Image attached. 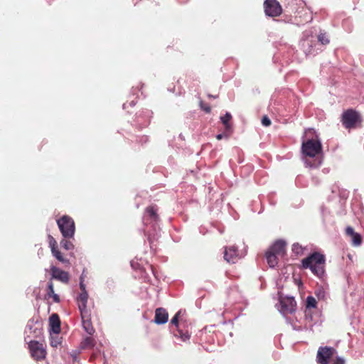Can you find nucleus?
<instances>
[{
    "instance_id": "obj_18",
    "label": "nucleus",
    "mask_w": 364,
    "mask_h": 364,
    "mask_svg": "<svg viewBox=\"0 0 364 364\" xmlns=\"http://www.w3.org/2000/svg\"><path fill=\"white\" fill-rule=\"evenodd\" d=\"M231 119H232V115L229 112H227L225 114V116L220 117V119H221L223 124L225 125V129L227 130H229L231 128V125L229 123V122Z\"/></svg>"
},
{
    "instance_id": "obj_11",
    "label": "nucleus",
    "mask_w": 364,
    "mask_h": 364,
    "mask_svg": "<svg viewBox=\"0 0 364 364\" xmlns=\"http://www.w3.org/2000/svg\"><path fill=\"white\" fill-rule=\"evenodd\" d=\"M168 314L167 311L162 308L156 309L155 313V322L158 324H163L167 322Z\"/></svg>"
},
{
    "instance_id": "obj_8",
    "label": "nucleus",
    "mask_w": 364,
    "mask_h": 364,
    "mask_svg": "<svg viewBox=\"0 0 364 364\" xmlns=\"http://www.w3.org/2000/svg\"><path fill=\"white\" fill-rule=\"evenodd\" d=\"M286 242L283 240L276 241L272 246L268 250L270 252H273L279 256L283 257L286 252Z\"/></svg>"
},
{
    "instance_id": "obj_33",
    "label": "nucleus",
    "mask_w": 364,
    "mask_h": 364,
    "mask_svg": "<svg viewBox=\"0 0 364 364\" xmlns=\"http://www.w3.org/2000/svg\"><path fill=\"white\" fill-rule=\"evenodd\" d=\"M311 132V130L306 131V134H307L308 132Z\"/></svg>"
},
{
    "instance_id": "obj_28",
    "label": "nucleus",
    "mask_w": 364,
    "mask_h": 364,
    "mask_svg": "<svg viewBox=\"0 0 364 364\" xmlns=\"http://www.w3.org/2000/svg\"><path fill=\"white\" fill-rule=\"evenodd\" d=\"M262 124L264 127H269L271 124V120L267 116H264L262 119Z\"/></svg>"
},
{
    "instance_id": "obj_17",
    "label": "nucleus",
    "mask_w": 364,
    "mask_h": 364,
    "mask_svg": "<svg viewBox=\"0 0 364 364\" xmlns=\"http://www.w3.org/2000/svg\"><path fill=\"white\" fill-rule=\"evenodd\" d=\"M282 307L288 312H292L296 306V301L293 298H287L281 301Z\"/></svg>"
},
{
    "instance_id": "obj_6",
    "label": "nucleus",
    "mask_w": 364,
    "mask_h": 364,
    "mask_svg": "<svg viewBox=\"0 0 364 364\" xmlns=\"http://www.w3.org/2000/svg\"><path fill=\"white\" fill-rule=\"evenodd\" d=\"M31 354L36 360L43 359L46 357V350L43 344L38 341H31L29 343Z\"/></svg>"
},
{
    "instance_id": "obj_1",
    "label": "nucleus",
    "mask_w": 364,
    "mask_h": 364,
    "mask_svg": "<svg viewBox=\"0 0 364 364\" xmlns=\"http://www.w3.org/2000/svg\"><path fill=\"white\" fill-rule=\"evenodd\" d=\"M324 257L319 253H314L302 261L304 268H310L312 272L319 277L324 273Z\"/></svg>"
},
{
    "instance_id": "obj_12",
    "label": "nucleus",
    "mask_w": 364,
    "mask_h": 364,
    "mask_svg": "<svg viewBox=\"0 0 364 364\" xmlns=\"http://www.w3.org/2000/svg\"><path fill=\"white\" fill-rule=\"evenodd\" d=\"M49 323L51 331L55 333H59L60 331V321L59 316L56 314H53L50 316Z\"/></svg>"
},
{
    "instance_id": "obj_31",
    "label": "nucleus",
    "mask_w": 364,
    "mask_h": 364,
    "mask_svg": "<svg viewBox=\"0 0 364 364\" xmlns=\"http://www.w3.org/2000/svg\"><path fill=\"white\" fill-rule=\"evenodd\" d=\"M223 137V134H218L216 136V139H218V140L222 139Z\"/></svg>"
},
{
    "instance_id": "obj_27",
    "label": "nucleus",
    "mask_w": 364,
    "mask_h": 364,
    "mask_svg": "<svg viewBox=\"0 0 364 364\" xmlns=\"http://www.w3.org/2000/svg\"><path fill=\"white\" fill-rule=\"evenodd\" d=\"M181 313V311H179L176 313V314L173 316V318L171 319V323L175 325V326H178V318H179V316Z\"/></svg>"
},
{
    "instance_id": "obj_26",
    "label": "nucleus",
    "mask_w": 364,
    "mask_h": 364,
    "mask_svg": "<svg viewBox=\"0 0 364 364\" xmlns=\"http://www.w3.org/2000/svg\"><path fill=\"white\" fill-rule=\"evenodd\" d=\"M318 41L322 44H328L329 43V40L328 39V38L324 34H320L318 36Z\"/></svg>"
},
{
    "instance_id": "obj_14",
    "label": "nucleus",
    "mask_w": 364,
    "mask_h": 364,
    "mask_svg": "<svg viewBox=\"0 0 364 364\" xmlns=\"http://www.w3.org/2000/svg\"><path fill=\"white\" fill-rule=\"evenodd\" d=\"M82 324L85 330L90 335L94 333V328L90 321V318L87 311L84 312L83 314H81Z\"/></svg>"
},
{
    "instance_id": "obj_15",
    "label": "nucleus",
    "mask_w": 364,
    "mask_h": 364,
    "mask_svg": "<svg viewBox=\"0 0 364 364\" xmlns=\"http://www.w3.org/2000/svg\"><path fill=\"white\" fill-rule=\"evenodd\" d=\"M88 299V295L86 291H82L78 299L79 302V309L81 312V314H83L84 312L87 311V301Z\"/></svg>"
},
{
    "instance_id": "obj_10",
    "label": "nucleus",
    "mask_w": 364,
    "mask_h": 364,
    "mask_svg": "<svg viewBox=\"0 0 364 364\" xmlns=\"http://www.w3.org/2000/svg\"><path fill=\"white\" fill-rule=\"evenodd\" d=\"M346 235L350 237L353 245L359 246L362 242L361 235L355 232L351 227H348L346 230Z\"/></svg>"
},
{
    "instance_id": "obj_7",
    "label": "nucleus",
    "mask_w": 364,
    "mask_h": 364,
    "mask_svg": "<svg viewBox=\"0 0 364 364\" xmlns=\"http://www.w3.org/2000/svg\"><path fill=\"white\" fill-rule=\"evenodd\" d=\"M335 350L332 348H320L317 353V360L320 364H328L330 358L334 355Z\"/></svg>"
},
{
    "instance_id": "obj_2",
    "label": "nucleus",
    "mask_w": 364,
    "mask_h": 364,
    "mask_svg": "<svg viewBox=\"0 0 364 364\" xmlns=\"http://www.w3.org/2000/svg\"><path fill=\"white\" fill-rule=\"evenodd\" d=\"M301 151L305 156L314 157L321 151V144L317 139H307L303 141Z\"/></svg>"
},
{
    "instance_id": "obj_20",
    "label": "nucleus",
    "mask_w": 364,
    "mask_h": 364,
    "mask_svg": "<svg viewBox=\"0 0 364 364\" xmlns=\"http://www.w3.org/2000/svg\"><path fill=\"white\" fill-rule=\"evenodd\" d=\"M316 300L313 296H308L306 298V308H316Z\"/></svg>"
},
{
    "instance_id": "obj_32",
    "label": "nucleus",
    "mask_w": 364,
    "mask_h": 364,
    "mask_svg": "<svg viewBox=\"0 0 364 364\" xmlns=\"http://www.w3.org/2000/svg\"><path fill=\"white\" fill-rule=\"evenodd\" d=\"M80 288H81L82 291H85V285L82 282L80 283Z\"/></svg>"
},
{
    "instance_id": "obj_30",
    "label": "nucleus",
    "mask_w": 364,
    "mask_h": 364,
    "mask_svg": "<svg viewBox=\"0 0 364 364\" xmlns=\"http://www.w3.org/2000/svg\"><path fill=\"white\" fill-rule=\"evenodd\" d=\"M334 364H344V360L342 358H337Z\"/></svg>"
},
{
    "instance_id": "obj_13",
    "label": "nucleus",
    "mask_w": 364,
    "mask_h": 364,
    "mask_svg": "<svg viewBox=\"0 0 364 364\" xmlns=\"http://www.w3.org/2000/svg\"><path fill=\"white\" fill-rule=\"evenodd\" d=\"M237 257V250L235 247H230L226 248L224 252V258L228 262H235V259Z\"/></svg>"
},
{
    "instance_id": "obj_19",
    "label": "nucleus",
    "mask_w": 364,
    "mask_h": 364,
    "mask_svg": "<svg viewBox=\"0 0 364 364\" xmlns=\"http://www.w3.org/2000/svg\"><path fill=\"white\" fill-rule=\"evenodd\" d=\"M48 289H49V292H48V296H52L53 298V300L55 301V302H59L60 301V299H59V296L58 294H56L55 292H54V288H53V283L50 282L49 284H48Z\"/></svg>"
},
{
    "instance_id": "obj_16",
    "label": "nucleus",
    "mask_w": 364,
    "mask_h": 364,
    "mask_svg": "<svg viewBox=\"0 0 364 364\" xmlns=\"http://www.w3.org/2000/svg\"><path fill=\"white\" fill-rule=\"evenodd\" d=\"M279 257H282L281 256L277 255L273 252L267 251L266 252V258L267 263L270 267H274L278 264Z\"/></svg>"
},
{
    "instance_id": "obj_9",
    "label": "nucleus",
    "mask_w": 364,
    "mask_h": 364,
    "mask_svg": "<svg viewBox=\"0 0 364 364\" xmlns=\"http://www.w3.org/2000/svg\"><path fill=\"white\" fill-rule=\"evenodd\" d=\"M52 277L63 282H68L69 280L68 274L55 267H51Z\"/></svg>"
},
{
    "instance_id": "obj_24",
    "label": "nucleus",
    "mask_w": 364,
    "mask_h": 364,
    "mask_svg": "<svg viewBox=\"0 0 364 364\" xmlns=\"http://www.w3.org/2000/svg\"><path fill=\"white\" fill-rule=\"evenodd\" d=\"M49 240V246L51 249V251L57 248V242L56 240L51 236H48Z\"/></svg>"
},
{
    "instance_id": "obj_25",
    "label": "nucleus",
    "mask_w": 364,
    "mask_h": 364,
    "mask_svg": "<svg viewBox=\"0 0 364 364\" xmlns=\"http://www.w3.org/2000/svg\"><path fill=\"white\" fill-rule=\"evenodd\" d=\"M60 244L65 250H71L73 247V244L70 241L65 240H63L60 242Z\"/></svg>"
},
{
    "instance_id": "obj_23",
    "label": "nucleus",
    "mask_w": 364,
    "mask_h": 364,
    "mask_svg": "<svg viewBox=\"0 0 364 364\" xmlns=\"http://www.w3.org/2000/svg\"><path fill=\"white\" fill-rule=\"evenodd\" d=\"M51 252L53 256L55 257L57 259L63 262H66V260L63 257L60 252L57 248L52 250Z\"/></svg>"
},
{
    "instance_id": "obj_22",
    "label": "nucleus",
    "mask_w": 364,
    "mask_h": 364,
    "mask_svg": "<svg viewBox=\"0 0 364 364\" xmlns=\"http://www.w3.org/2000/svg\"><path fill=\"white\" fill-rule=\"evenodd\" d=\"M146 211L151 218L154 220H156L157 218L156 210L154 209V207L147 208Z\"/></svg>"
},
{
    "instance_id": "obj_5",
    "label": "nucleus",
    "mask_w": 364,
    "mask_h": 364,
    "mask_svg": "<svg viewBox=\"0 0 364 364\" xmlns=\"http://www.w3.org/2000/svg\"><path fill=\"white\" fill-rule=\"evenodd\" d=\"M360 122V116L353 110H348L343 114V123L346 128H352Z\"/></svg>"
},
{
    "instance_id": "obj_3",
    "label": "nucleus",
    "mask_w": 364,
    "mask_h": 364,
    "mask_svg": "<svg viewBox=\"0 0 364 364\" xmlns=\"http://www.w3.org/2000/svg\"><path fill=\"white\" fill-rule=\"evenodd\" d=\"M59 229L65 237H72L75 233L73 220L68 215H64L57 221Z\"/></svg>"
},
{
    "instance_id": "obj_4",
    "label": "nucleus",
    "mask_w": 364,
    "mask_h": 364,
    "mask_svg": "<svg viewBox=\"0 0 364 364\" xmlns=\"http://www.w3.org/2000/svg\"><path fill=\"white\" fill-rule=\"evenodd\" d=\"M264 6L265 14L269 16H278L282 14V7L277 0H266Z\"/></svg>"
},
{
    "instance_id": "obj_21",
    "label": "nucleus",
    "mask_w": 364,
    "mask_h": 364,
    "mask_svg": "<svg viewBox=\"0 0 364 364\" xmlns=\"http://www.w3.org/2000/svg\"><path fill=\"white\" fill-rule=\"evenodd\" d=\"M315 294L319 300H324L326 299V292L322 287H319L316 291Z\"/></svg>"
},
{
    "instance_id": "obj_29",
    "label": "nucleus",
    "mask_w": 364,
    "mask_h": 364,
    "mask_svg": "<svg viewBox=\"0 0 364 364\" xmlns=\"http://www.w3.org/2000/svg\"><path fill=\"white\" fill-rule=\"evenodd\" d=\"M200 108L202 109H203L205 112H207V113L210 112V110H211L210 107H209L208 105H205L203 102H200Z\"/></svg>"
}]
</instances>
